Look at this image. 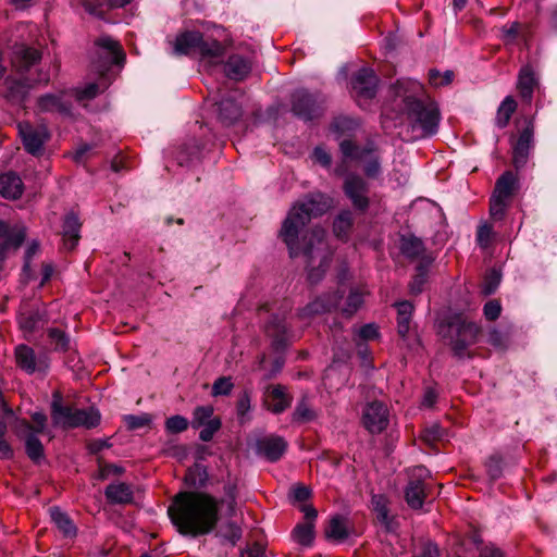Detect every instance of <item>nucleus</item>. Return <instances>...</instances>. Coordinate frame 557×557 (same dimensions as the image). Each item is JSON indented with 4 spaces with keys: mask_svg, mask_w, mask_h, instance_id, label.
Masks as SVG:
<instances>
[{
    "mask_svg": "<svg viewBox=\"0 0 557 557\" xmlns=\"http://www.w3.org/2000/svg\"><path fill=\"white\" fill-rule=\"evenodd\" d=\"M106 497L114 504H126L133 499V492L125 483H113L106 488Z\"/></svg>",
    "mask_w": 557,
    "mask_h": 557,
    "instance_id": "24",
    "label": "nucleus"
},
{
    "mask_svg": "<svg viewBox=\"0 0 557 557\" xmlns=\"http://www.w3.org/2000/svg\"><path fill=\"white\" fill-rule=\"evenodd\" d=\"M49 336L52 339V342L55 343L57 348L64 349L67 347L69 338L63 332L59 330H51L49 332Z\"/></svg>",
    "mask_w": 557,
    "mask_h": 557,
    "instance_id": "56",
    "label": "nucleus"
},
{
    "mask_svg": "<svg viewBox=\"0 0 557 557\" xmlns=\"http://www.w3.org/2000/svg\"><path fill=\"white\" fill-rule=\"evenodd\" d=\"M441 436H442V429L437 424H434L431 428L426 429L423 433V440L426 443H432V442L438 440Z\"/></svg>",
    "mask_w": 557,
    "mask_h": 557,
    "instance_id": "62",
    "label": "nucleus"
},
{
    "mask_svg": "<svg viewBox=\"0 0 557 557\" xmlns=\"http://www.w3.org/2000/svg\"><path fill=\"white\" fill-rule=\"evenodd\" d=\"M173 524L182 534L201 535L213 530L218 522V502L203 493L178 494L168 509Z\"/></svg>",
    "mask_w": 557,
    "mask_h": 557,
    "instance_id": "2",
    "label": "nucleus"
},
{
    "mask_svg": "<svg viewBox=\"0 0 557 557\" xmlns=\"http://www.w3.org/2000/svg\"><path fill=\"white\" fill-rule=\"evenodd\" d=\"M516 108L517 103L515 99L510 96L506 97L504 101L500 103L496 115V124L500 128L505 127L508 124L512 113L516 111Z\"/></svg>",
    "mask_w": 557,
    "mask_h": 557,
    "instance_id": "35",
    "label": "nucleus"
},
{
    "mask_svg": "<svg viewBox=\"0 0 557 557\" xmlns=\"http://www.w3.org/2000/svg\"><path fill=\"white\" fill-rule=\"evenodd\" d=\"M250 62L240 55H232L224 65L226 75L233 79L244 78L250 72Z\"/></svg>",
    "mask_w": 557,
    "mask_h": 557,
    "instance_id": "22",
    "label": "nucleus"
},
{
    "mask_svg": "<svg viewBox=\"0 0 557 557\" xmlns=\"http://www.w3.org/2000/svg\"><path fill=\"white\" fill-rule=\"evenodd\" d=\"M517 189V178L511 172L504 173L496 182L494 194L498 198L509 199Z\"/></svg>",
    "mask_w": 557,
    "mask_h": 557,
    "instance_id": "25",
    "label": "nucleus"
},
{
    "mask_svg": "<svg viewBox=\"0 0 557 557\" xmlns=\"http://www.w3.org/2000/svg\"><path fill=\"white\" fill-rule=\"evenodd\" d=\"M165 454L178 460H183L184 458H186L188 449L186 446L183 445H172L165 449Z\"/></svg>",
    "mask_w": 557,
    "mask_h": 557,
    "instance_id": "59",
    "label": "nucleus"
},
{
    "mask_svg": "<svg viewBox=\"0 0 557 557\" xmlns=\"http://www.w3.org/2000/svg\"><path fill=\"white\" fill-rule=\"evenodd\" d=\"M188 424L189 422L185 417L176 414L166 419L165 430L172 434L182 433L187 430Z\"/></svg>",
    "mask_w": 557,
    "mask_h": 557,
    "instance_id": "43",
    "label": "nucleus"
},
{
    "mask_svg": "<svg viewBox=\"0 0 557 557\" xmlns=\"http://www.w3.org/2000/svg\"><path fill=\"white\" fill-rule=\"evenodd\" d=\"M99 90L97 84L89 83L85 87L76 89L75 97L78 101L90 100L98 95Z\"/></svg>",
    "mask_w": 557,
    "mask_h": 557,
    "instance_id": "49",
    "label": "nucleus"
},
{
    "mask_svg": "<svg viewBox=\"0 0 557 557\" xmlns=\"http://www.w3.org/2000/svg\"><path fill=\"white\" fill-rule=\"evenodd\" d=\"M448 332L455 355L463 357L467 348L476 342L480 327L473 322L462 320L449 324Z\"/></svg>",
    "mask_w": 557,
    "mask_h": 557,
    "instance_id": "6",
    "label": "nucleus"
},
{
    "mask_svg": "<svg viewBox=\"0 0 557 557\" xmlns=\"http://www.w3.org/2000/svg\"><path fill=\"white\" fill-rule=\"evenodd\" d=\"M401 252L411 259L420 257L424 251L423 243L414 236H404L400 242Z\"/></svg>",
    "mask_w": 557,
    "mask_h": 557,
    "instance_id": "32",
    "label": "nucleus"
},
{
    "mask_svg": "<svg viewBox=\"0 0 557 557\" xmlns=\"http://www.w3.org/2000/svg\"><path fill=\"white\" fill-rule=\"evenodd\" d=\"M534 86L535 77L532 69L530 66L522 67L518 78V89L524 100L531 101Z\"/></svg>",
    "mask_w": 557,
    "mask_h": 557,
    "instance_id": "27",
    "label": "nucleus"
},
{
    "mask_svg": "<svg viewBox=\"0 0 557 557\" xmlns=\"http://www.w3.org/2000/svg\"><path fill=\"white\" fill-rule=\"evenodd\" d=\"M377 78L371 69L359 70L352 79L354 90L364 98H372L375 94Z\"/></svg>",
    "mask_w": 557,
    "mask_h": 557,
    "instance_id": "14",
    "label": "nucleus"
},
{
    "mask_svg": "<svg viewBox=\"0 0 557 557\" xmlns=\"http://www.w3.org/2000/svg\"><path fill=\"white\" fill-rule=\"evenodd\" d=\"M51 417L55 425L62 428H95L100 422V412L90 407L88 409H73L62 405V396L59 392L53 393L51 404Z\"/></svg>",
    "mask_w": 557,
    "mask_h": 557,
    "instance_id": "5",
    "label": "nucleus"
},
{
    "mask_svg": "<svg viewBox=\"0 0 557 557\" xmlns=\"http://www.w3.org/2000/svg\"><path fill=\"white\" fill-rule=\"evenodd\" d=\"M487 470L492 479H497L500 475V459L497 457H491L487 461Z\"/></svg>",
    "mask_w": 557,
    "mask_h": 557,
    "instance_id": "61",
    "label": "nucleus"
},
{
    "mask_svg": "<svg viewBox=\"0 0 557 557\" xmlns=\"http://www.w3.org/2000/svg\"><path fill=\"white\" fill-rule=\"evenodd\" d=\"M343 294L344 292L339 289H336L333 293L323 294L307 305L301 314L305 317H314L329 312L333 308L337 307L338 300L343 297Z\"/></svg>",
    "mask_w": 557,
    "mask_h": 557,
    "instance_id": "12",
    "label": "nucleus"
},
{
    "mask_svg": "<svg viewBox=\"0 0 557 557\" xmlns=\"http://www.w3.org/2000/svg\"><path fill=\"white\" fill-rule=\"evenodd\" d=\"M233 389V383L230 377L218 379L212 386V394L214 396L228 395Z\"/></svg>",
    "mask_w": 557,
    "mask_h": 557,
    "instance_id": "50",
    "label": "nucleus"
},
{
    "mask_svg": "<svg viewBox=\"0 0 557 557\" xmlns=\"http://www.w3.org/2000/svg\"><path fill=\"white\" fill-rule=\"evenodd\" d=\"M341 151L345 159L357 160L363 165V172L369 178H377L381 173V162L377 154L369 149H360L349 140L339 144Z\"/></svg>",
    "mask_w": 557,
    "mask_h": 557,
    "instance_id": "7",
    "label": "nucleus"
},
{
    "mask_svg": "<svg viewBox=\"0 0 557 557\" xmlns=\"http://www.w3.org/2000/svg\"><path fill=\"white\" fill-rule=\"evenodd\" d=\"M220 117L223 122L232 124L242 115V109L238 103L233 100L225 99L219 104Z\"/></svg>",
    "mask_w": 557,
    "mask_h": 557,
    "instance_id": "31",
    "label": "nucleus"
},
{
    "mask_svg": "<svg viewBox=\"0 0 557 557\" xmlns=\"http://www.w3.org/2000/svg\"><path fill=\"white\" fill-rule=\"evenodd\" d=\"M313 523L307 521L305 523L298 524L293 531V539L300 545L309 546L313 542L314 531Z\"/></svg>",
    "mask_w": 557,
    "mask_h": 557,
    "instance_id": "34",
    "label": "nucleus"
},
{
    "mask_svg": "<svg viewBox=\"0 0 557 557\" xmlns=\"http://www.w3.org/2000/svg\"><path fill=\"white\" fill-rule=\"evenodd\" d=\"M221 504L226 506L227 516L232 517L235 515L236 497L234 486L228 485L225 487V497L221 500Z\"/></svg>",
    "mask_w": 557,
    "mask_h": 557,
    "instance_id": "51",
    "label": "nucleus"
},
{
    "mask_svg": "<svg viewBox=\"0 0 557 557\" xmlns=\"http://www.w3.org/2000/svg\"><path fill=\"white\" fill-rule=\"evenodd\" d=\"M500 283V273L496 270H492L485 277L482 286L484 295L493 294Z\"/></svg>",
    "mask_w": 557,
    "mask_h": 557,
    "instance_id": "47",
    "label": "nucleus"
},
{
    "mask_svg": "<svg viewBox=\"0 0 557 557\" xmlns=\"http://www.w3.org/2000/svg\"><path fill=\"white\" fill-rule=\"evenodd\" d=\"M64 95H46L39 98L38 108L47 112H66L67 107L63 100Z\"/></svg>",
    "mask_w": 557,
    "mask_h": 557,
    "instance_id": "30",
    "label": "nucleus"
},
{
    "mask_svg": "<svg viewBox=\"0 0 557 557\" xmlns=\"http://www.w3.org/2000/svg\"><path fill=\"white\" fill-rule=\"evenodd\" d=\"M251 409L250 397L247 393L240 395L237 401L236 411L240 423H245L250 419L249 411Z\"/></svg>",
    "mask_w": 557,
    "mask_h": 557,
    "instance_id": "45",
    "label": "nucleus"
},
{
    "mask_svg": "<svg viewBox=\"0 0 557 557\" xmlns=\"http://www.w3.org/2000/svg\"><path fill=\"white\" fill-rule=\"evenodd\" d=\"M454 74L451 71H446L443 74L436 70H431L429 73L430 84L434 87H441L449 84L453 81Z\"/></svg>",
    "mask_w": 557,
    "mask_h": 557,
    "instance_id": "46",
    "label": "nucleus"
},
{
    "mask_svg": "<svg viewBox=\"0 0 557 557\" xmlns=\"http://www.w3.org/2000/svg\"><path fill=\"white\" fill-rule=\"evenodd\" d=\"M40 60V53L34 48L24 45L16 46L13 52L12 65L17 73L23 74L32 65Z\"/></svg>",
    "mask_w": 557,
    "mask_h": 557,
    "instance_id": "17",
    "label": "nucleus"
},
{
    "mask_svg": "<svg viewBox=\"0 0 557 557\" xmlns=\"http://www.w3.org/2000/svg\"><path fill=\"white\" fill-rule=\"evenodd\" d=\"M219 37L202 35L199 32H185L175 39L174 51L177 54H197L205 67H211L222 62L225 47L220 41L222 30L218 29Z\"/></svg>",
    "mask_w": 557,
    "mask_h": 557,
    "instance_id": "4",
    "label": "nucleus"
},
{
    "mask_svg": "<svg viewBox=\"0 0 557 557\" xmlns=\"http://www.w3.org/2000/svg\"><path fill=\"white\" fill-rule=\"evenodd\" d=\"M500 310H502L500 305L494 300L488 301L484 306V314L488 320L497 319L500 314Z\"/></svg>",
    "mask_w": 557,
    "mask_h": 557,
    "instance_id": "57",
    "label": "nucleus"
},
{
    "mask_svg": "<svg viewBox=\"0 0 557 557\" xmlns=\"http://www.w3.org/2000/svg\"><path fill=\"white\" fill-rule=\"evenodd\" d=\"M202 430L199 433V437L203 442H209L212 440L213 435L221 428V420L219 418H213L207 421V423L202 424Z\"/></svg>",
    "mask_w": 557,
    "mask_h": 557,
    "instance_id": "44",
    "label": "nucleus"
},
{
    "mask_svg": "<svg viewBox=\"0 0 557 557\" xmlns=\"http://www.w3.org/2000/svg\"><path fill=\"white\" fill-rule=\"evenodd\" d=\"M18 133L22 137L25 149L32 154L39 153L42 145L49 137L48 131L45 126L34 127L28 123H20Z\"/></svg>",
    "mask_w": 557,
    "mask_h": 557,
    "instance_id": "10",
    "label": "nucleus"
},
{
    "mask_svg": "<svg viewBox=\"0 0 557 557\" xmlns=\"http://www.w3.org/2000/svg\"><path fill=\"white\" fill-rule=\"evenodd\" d=\"M18 434L25 438L27 456L36 462L41 460L44 458V447L36 436L38 433L33 432V425L28 422H22Z\"/></svg>",
    "mask_w": 557,
    "mask_h": 557,
    "instance_id": "16",
    "label": "nucleus"
},
{
    "mask_svg": "<svg viewBox=\"0 0 557 557\" xmlns=\"http://www.w3.org/2000/svg\"><path fill=\"white\" fill-rule=\"evenodd\" d=\"M97 45L108 52L111 63L121 64L124 61L125 53L120 44L113 38L108 36L100 37Z\"/></svg>",
    "mask_w": 557,
    "mask_h": 557,
    "instance_id": "26",
    "label": "nucleus"
},
{
    "mask_svg": "<svg viewBox=\"0 0 557 557\" xmlns=\"http://www.w3.org/2000/svg\"><path fill=\"white\" fill-rule=\"evenodd\" d=\"M362 421L371 433L382 432L388 424L386 406L380 401L370 403L363 411Z\"/></svg>",
    "mask_w": 557,
    "mask_h": 557,
    "instance_id": "9",
    "label": "nucleus"
},
{
    "mask_svg": "<svg viewBox=\"0 0 557 557\" xmlns=\"http://www.w3.org/2000/svg\"><path fill=\"white\" fill-rule=\"evenodd\" d=\"M15 360L17 366L27 373L41 372L48 367L46 356L37 357L34 350L26 345L16 347Z\"/></svg>",
    "mask_w": 557,
    "mask_h": 557,
    "instance_id": "11",
    "label": "nucleus"
},
{
    "mask_svg": "<svg viewBox=\"0 0 557 557\" xmlns=\"http://www.w3.org/2000/svg\"><path fill=\"white\" fill-rule=\"evenodd\" d=\"M312 159L323 168H330L332 163L331 154L321 146L315 147L312 153Z\"/></svg>",
    "mask_w": 557,
    "mask_h": 557,
    "instance_id": "53",
    "label": "nucleus"
},
{
    "mask_svg": "<svg viewBox=\"0 0 557 557\" xmlns=\"http://www.w3.org/2000/svg\"><path fill=\"white\" fill-rule=\"evenodd\" d=\"M311 492L310 490L305 485H298L293 487L292 490V497L294 500L297 502H304L309 498Z\"/></svg>",
    "mask_w": 557,
    "mask_h": 557,
    "instance_id": "60",
    "label": "nucleus"
},
{
    "mask_svg": "<svg viewBox=\"0 0 557 557\" xmlns=\"http://www.w3.org/2000/svg\"><path fill=\"white\" fill-rule=\"evenodd\" d=\"M366 290L360 288H354L350 290L345 306L342 308V312L346 315L354 314L362 305Z\"/></svg>",
    "mask_w": 557,
    "mask_h": 557,
    "instance_id": "37",
    "label": "nucleus"
},
{
    "mask_svg": "<svg viewBox=\"0 0 557 557\" xmlns=\"http://www.w3.org/2000/svg\"><path fill=\"white\" fill-rule=\"evenodd\" d=\"M50 516L54 524L65 536L75 534V527L65 512L61 511L59 508H51Z\"/></svg>",
    "mask_w": 557,
    "mask_h": 557,
    "instance_id": "33",
    "label": "nucleus"
},
{
    "mask_svg": "<svg viewBox=\"0 0 557 557\" xmlns=\"http://www.w3.org/2000/svg\"><path fill=\"white\" fill-rule=\"evenodd\" d=\"M406 502L412 509H420L425 498V486L421 480L409 482L406 493Z\"/></svg>",
    "mask_w": 557,
    "mask_h": 557,
    "instance_id": "23",
    "label": "nucleus"
},
{
    "mask_svg": "<svg viewBox=\"0 0 557 557\" xmlns=\"http://www.w3.org/2000/svg\"><path fill=\"white\" fill-rule=\"evenodd\" d=\"M343 189L355 209L360 211L368 209L370 205L368 196L369 185L362 177L355 174L347 175L344 181Z\"/></svg>",
    "mask_w": 557,
    "mask_h": 557,
    "instance_id": "8",
    "label": "nucleus"
},
{
    "mask_svg": "<svg viewBox=\"0 0 557 557\" xmlns=\"http://www.w3.org/2000/svg\"><path fill=\"white\" fill-rule=\"evenodd\" d=\"M223 536L234 545L242 536L240 528L235 523H228L223 529Z\"/></svg>",
    "mask_w": 557,
    "mask_h": 557,
    "instance_id": "54",
    "label": "nucleus"
},
{
    "mask_svg": "<svg viewBox=\"0 0 557 557\" xmlns=\"http://www.w3.org/2000/svg\"><path fill=\"white\" fill-rule=\"evenodd\" d=\"M371 503L377 520L381 523L388 525L389 518L386 497L383 495H373Z\"/></svg>",
    "mask_w": 557,
    "mask_h": 557,
    "instance_id": "38",
    "label": "nucleus"
},
{
    "mask_svg": "<svg viewBox=\"0 0 557 557\" xmlns=\"http://www.w3.org/2000/svg\"><path fill=\"white\" fill-rule=\"evenodd\" d=\"M422 86L417 82H398L396 96L404 98L405 109L412 121L414 138L431 136L437 131L440 113L437 106L430 99L420 98Z\"/></svg>",
    "mask_w": 557,
    "mask_h": 557,
    "instance_id": "3",
    "label": "nucleus"
},
{
    "mask_svg": "<svg viewBox=\"0 0 557 557\" xmlns=\"http://www.w3.org/2000/svg\"><path fill=\"white\" fill-rule=\"evenodd\" d=\"M357 336L363 341L375 339L379 336L377 327L375 324H366L358 330Z\"/></svg>",
    "mask_w": 557,
    "mask_h": 557,
    "instance_id": "55",
    "label": "nucleus"
},
{
    "mask_svg": "<svg viewBox=\"0 0 557 557\" xmlns=\"http://www.w3.org/2000/svg\"><path fill=\"white\" fill-rule=\"evenodd\" d=\"M110 446H111V444L109 443L108 440H101V438L92 440L88 443V449L91 454H98L101 450L109 448Z\"/></svg>",
    "mask_w": 557,
    "mask_h": 557,
    "instance_id": "63",
    "label": "nucleus"
},
{
    "mask_svg": "<svg viewBox=\"0 0 557 557\" xmlns=\"http://www.w3.org/2000/svg\"><path fill=\"white\" fill-rule=\"evenodd\" d=\"M81 223L74 213L65 216L63 223V240L66 249H73L79 239Z\"/></svg>",
    "mask_w": 557,
    "mask_h": 557,
    "instance_id": "21",
    "label": "nucleus"
},
{
    "mask_svg": "<svg viewBox=\"0 0 557 557\" xmlns=\"http://www.w3.org/2000/svg\"><path fill=\"white\" fill-rule=\"evenodd\" d=\"M413 307L409 301H401L397 305V331L399 336L406 338Z\"/></svg>",
    "mask_w": 557,
    "mask_h": 557,
    "instance_id": "28",
    "label": "nucleus"
},
{
    "mask_svg": "<svg viewBox=\"0 0 557 557\" xmlns=\"http://www.w3.org/2000/svg\"><path fill=\"white\" fill-rule=\"evenodd\" d=\"M265 406L273 413H281L292 403V397L282 385H275L268 388L265 393Z\"/></svg>",
    "mask_w": 557,
    "mask_h": 557,
    "instance_id": "15",
    "label": "nucleus"
},
{
    "mask_svg": "<svg viewBox=\"0 0 557 557\" xmlns=\"http://www.w3.org/2000/svg\"><path fill=\"white\" fill-rule=\"evenodd\" d=\"M32 419L35 423V426H33V432L41 433L45 429L47 417L42 412H34L32 414Z\"/></svg>",
    "mask_w": 557,
    "mask_h": 557,
    "instance_id": "64",
    "label": "nucleus"
},
{
    "mask_svg": "<svg viewBox=\"0 0 557 557\" xmlns=\"http://www.w3.org/2000/svg\"><path fill=\"white\" fill-rule=\"evenodd\" d=\"M151 419L148 414L140 416H127L125 417V422L128 429L136 430L144 428L150 423Z\"/></svg>",
    "mask_w": 557,
    "mask_h": 557,
    "instance_id": "52",
    "label": "nucleus"
},
{
    "mask_svg": "<svg viewBox=\"0 0 557 557\" xmlns=\"http://www.w3.org/2000/svg\"><path fill=\"white\" fill-rule=\"evenodd\" d=\"M23 193V182L15 173L0 175V195L8 199H16Z\"/></svg>",
    "mask_w": 557,
    "mask_h": 557,
    "instance_id": "20",
    "label": "nucleus"
},
{
    "mask_svg": "<svg viewBox=\"0 0 557 557\" xmlns=\"http://www.w3.org/2000/svg\"><path fill=\"white\" fill-rule=\"evenodd\" d=\"M258 450L267 459L275 461L282 457L286 449V443L282 437L268 436L258 441Z\"/></svg>",
    "mask_w": 557,
    "mask_h": 557,
    "instance_id": "18",
    "label": "nucleus"
},
{
    "mask_svg": "<svg viewBox=\"0 0 557 557\" xmlns=\"http://www.w3.org/2000/svg\"><path fill=\"white\" fill-rule=\"evenodd\" d=\"M314 417L315 413L306 399H302L297 404L293 413V418L297 422H309L313 420Z\"/></svg>",
    "mask_w": 557,
    "mask_h": 557,
    "instance_id": "40",
    "label": "nucleus"
},
{
    "mask_svg": "<svg viewBox=\"0 0 557 557\" xmlns=\"http://www.w3.org/2000/svg\"><path fill=\"white\" fill-rule=\"evenodd\" d=\"M213 407L210 405L196 407L193 412L191 425L194 429L202 426L208 420L213 419Z\"/></svg>",
    "mask_w": 557,
    "mask_h": 557,
    "instance_id": "39",
    "label": "nucleus"
},
{
    "mask_svg": "<svg viewBox=\"0 0 557 557\" xmlns=\"http://www.w3.org/2000/svg\"><path fill=\"white\" fill-rule=\"evenodd\" d=\"M533 139V124L528 121L525 128L520 133V136L513 145V164L517 169L523 166L527 162L531 144Z\"/></svg>",
    "mask_w": 557,
    "mask_h": 557,
    "instance_id": "13",
    "label": "nucleus"
},
{
    "mask_svg": "<svg viewBox=\"0 0 557 557\" xmlns=\"http://www.w3.org/2000/svg\"><path fill=\"white\" fill-rule=\"evenodd\" d=\"M352 226V213L349 210L341 212L333 224V232L339 239H347L348 233Z\"/></svg>",
    "mask_w": 557,
    "mask_h": 557,
    "instance_id": "29",
    "label": "nucleus"
},
{
    "mask_svg": "<svg viewBox=\"0 0 557 557\" xmlns=\"http://www.w3.org/2000/svg\"><path fill=\"white\" fill-rule=\"evenodd\" d=\"M293 110L302 119H312L315 115L312 96L304 90L295 92L293 96Z\"/></svg>",
    "mask_w": 557,
    "mask_h": 557,
    "instance_id": "19",
    "label": "nucleus"
},
{
    "mask_svg": "<svg viewBox=\"0 0 557 557\" xmlns=\"http://www.w3.org/2000/svg\"><path fill=\"white\" fill-rule=\"evenodd\" d=\"M507 199L493 195L491 198L490 213L493 219H502L507 207Z\"/></svg>",
    "mask_w": 557,
    "mask_h": 557,
    "instance_id": "48",
    "label": "nucleus"
},
{
    "mask_svg": "<svg viewBox=\"0 0 557 557\" xmlns=\"http://www.w3.org/2000/svg\"><path fill=\"white\" fill-rule=\"evenodd\" d=\"M9 96L12 98L23 97L26 94V89L30 87L28 78H22L21 81L7 79L5 82Z\"/></svg>",
    "mask_w": 557,
    "mask_h": 557,
    "instance_id": "42",
    "label": "nucleus"
},
{
    "mask_svg": "<svg viewBox=\"0 0 557 557\" xmlns=\"http://www.w3.org/2000/svg\"><path fill=\"white\" fill-rule=\"evenodd\" d=\"M492 227L484 224L479 227L478 243L481 247H486L491 240Z\"/></svg>",
    "mask_w": 557,
    "mask_h": 557,
    "instance_id": "58",
    "label": "nucleus"
},
{
    "mask_svg": "<svg viewBox=\"0 0 557 557\" xmlns=\"http://www.w3.org/2000/svg\"><path fill=\"white\" fill-rule=\"evenodd\" d=\"M333 207V199L315 193L296 202L288 211L280 230V238L288 248L290 257L306 259L308 278L318 282L329 267L331 252L325 242V231L313 227L305 231L312 218L320 216Z\"/></svg>",
    "mask_w": 557,
    "mask_h": 557,
    "instance_id": "1",
    "label": "nucleus"
},
{
    "mask_svg": "<svg viewBox=\"0 0 557 557\" xmlns=\"http://www.w3.org/2000/svg\"><path fill=\"white\" fill-rule=\"evenodd\" d=\"M326 536L334 541H343L348 536L347 525L345 519L334 517L331 519L326 529Z\"/></svg>",
    "mask_w": 557,
    "mask_h": 557,
    "instance_id": "36",
    "label": "nucleus"
},
{
    "mask_svg": "<svg viewBox=\"0 0 557 557\" xmlns=\"http://www.w3.org/2000/svg\"><path fill=\"white\" fill-rule=\"evenodd\" d=\"M18 322L24 331L33 332L39 324H42V319L38 313L21 312Z\"/></svg>",
    "mask_w": 557,
    "mask_h": 557,
    "instance_id": "41",
    "label": "nucleus"
}]
</instances>
